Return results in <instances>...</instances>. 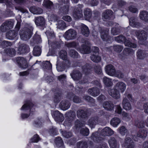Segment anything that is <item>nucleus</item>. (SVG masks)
Wrapping results in <instances>:
<instances>
[{
    "instance_id": "obj_1",
    "label": "nucleus",
    "mask_w": 148,
    "mask_h": 148,
    "mask_svg": "<svg viewBox=\"0 0 148 148\" xmlns=\"http://www.w3.org/2000/svg\"><path fill=\"white\" fill-rule=\"evenodd\" d=\"M33 29L32 26L29 25L21 30L20 35L21 39L26 41L29 39L32 35Z\"/></svg>"
},
{
    "instance_id": "obj_2",
    "label": "nucleus",
    "mask_w": 148,
    "mask_h": 148,
    "mask_svg": "<svg viewBox=\"0 0 148 148\" xmlns=\"http://www.w3.org/2000/svg\"><path fill=\"white\" fill-rule=\"evenodd\" d=\"M81 42L83 43L80 49V51L82 54L89 53L91 52L89 43L86 39L84 38L81 39Z\"/></svg>"
},
{
    "instance_id": "obj_3",
    "label": "nucleus",
    "mask_w": 148,
    "mask_h": 148,
    "mask_svg": "<svg viewBox=\"0 0 148 148\" xmlns=\"http://www.w3.org/2000/svg\"><path fill=\"white\" fill-rule=\"evenodd\" d=\"M56 68L58 71H62L64 70L66 66L69 67L70 62L69 60L60 61L59 59L57 61Z\"/></svg>"
},
{
    "instance_id": "obj_4",
    "label": "nucleus",
    "mask_w": 148,
    "mask_h": 148,
    "mask_svg": "<svg viewBox=\"0 0 148 148\" xmlns=\"http://www.w3.org/2000/svg\"><path fill=\"white\" fill-rule=\"evenodd\" d=\"M99 30L100 33L101 37L104 41H107L110 39V37L109 35V29L99 27Z\"/></svg>"
},
{
    "instance_id": "obj_5",
    "label": "nucleus",
    "mask_w": 148,
    "mask_h": 148,
    "mask_svg": "<svg viewBox=\"0 0 148 148\" xmlns=\"http://www.w3.org/2000/svg\"><path fill=\"white\" fill-rule=\"evenodd\" d=\"M83 5L79 4L75 6L73 12V16L76 19L82 18L83 16L82 10V9Z\"/></svg>"
},
{
    "instance_id": "obj_6",
    "label": "nucleus",
    "mask_w": 148,
    "mask_h": 148,
    "mask_svg": "<svg viewBox=\"0 0 148 148\" xmlns=\"http://www.w3.org/2000/svg\"><path fill=\"white\" fill-rule=\"evenodd\" d=\"M135 34L139 41L144 42L147 37V32L143 30H137L135 32Z\"/></svg>"
},
{
    "instance_id": "obj_7",
    "label": "nucleus",
    "mask_w": 148,
    "mask_h": 148,
    "mask_svg": "<svg viewBox=\"0 0 148 148\" xmlns=\"http://www.w3.org/2000/svg\"><path fill=\"white\" fill-rule=\"evenodd\" d=\"M77 35V33L75 30L69 29L65 33L64 36L66 39L70 40L75 39Z\"/></svg>"
},
{
    "instance_id": "obj_8",
    "label": "nucleus",
    "mask_w": 148,
    "mask_h": 148,
    "mask_svg": "<svg viewBox=\"0 0 148 148\" xmlns=\"http://www.w3.org/2000/svg\"><path fill=\"white\" fill-rule=\"evenodd\" d=\"M52 116L55 121L57 122H62L64 119L63 114L58 110L53 111Z\"/></svg>"
},
{
    "instance_id": "obj_9",
    "label": "nucleus",
    "mask_w": 148,
    "mask_h": 148,
    "mask_svg": "<svg viewBox=\"0 0 148 148\" xmlns=\"http://www.w3.org/2000/svg\"><path fill=\"white\" fill-rule=\"evenodd\" d=\"M67 97L70 100L72 99L73 102L75 103H79L81 102L80 98L75 95L72 92H70L68 93Z\"/></svg>"
},
{
    "instance_id": "obj_10",
    "label": "nucleus",
    "mask_w": 148,
    "mask_h": 148,
    "mask_svg": "<svg viewBox=\"0 0 148 148\" xmlns=\"http://www.w3.org/2000/svg\"><path fill=\"white\" fill-rule=\"evenodd\" d=\"M18 65L20 67L25 69L28 66L27 62L25 59L23 57H18L16 59Z\"/></svg>"
},
{
    "instance_id": "obj_11",
    "label": "nucleus",
    "mask_w": 148,
    "mask_h": 148,
    "mask_svg": "<svg viewBox=\"0 0 148 148\" xmlns=\"http://www.w3.org/2000/svg\"><path fill=\"white\" fill-rule=\"evenodd\" d=\"M77 115L78 118L82 119H86L88 117L87 110L82 109H79L77 110Z\"/></svg>"
},
{
    "instance_id": "obj_12",
    "label": "nucleus",
    "mask_w": 148,
    "mask_h": 148,
    "mask_svg": "<svg viewBox=\"0 0 148 148\" xmlns=\"http://www.w3.org/2000/svg\"><path fill=\"white\" fill-rule=\"evenodd\" d=\"M56 8L57 7L59 8V12L60 13H62L64 14H68L69 11V6L68 4L64 6H61L58 4L56 3Z\"/></svg>"
},
{
    "instance_id": "obj_13",
    "label": "nucleus",
    "mask_w": 148,
    "mask_h": 148,
    "mask_svg": "<svg viewBox=\"0 0 148 148\" xmlns=\"http://www.w3.org/2000/svg\"><path fill=\"white\" fill-rule=\"evenodd\" d=\"M99 118L97 116L91 117L87 122L88 124L91 128L94 127L95 126L99 123Z\"/></svg>"
},
{
    "instance_id": "obj_14",
    "label": "nucleus",
    "mask_w": 148,
    "mask_h": 148,
    "mask_svg": "<svg viewBox=\"0 0 148 148\" xmlns=\"http://www.w3.org/2000/svg\"><path fill=\"white\" fill-rule=\"evenodd\" d=\"M66 114L68 118L67 120L65 121L64 124L70 126L71 125V122L75 117V114L73 112H70Z\"/></svg>"
},
{
    "instance_id": "obj_15",
    "label": "nucleus",
    "mask_w": 148,
    "mask_h": 148,
    "mask_svg": "<svg viewBox=\"0 0 148 148\" xmlns=\"http://www.w3.org/2000/svg\"><path fill=\"white\" fill-rule=\"evenodd\" d=\"M72 78L74 80L78 81L81 79L82 73L78 70H74L71 73Z\"/></svg>"
},
{
    "instance_id": "obj_16",
    "label": "nucleus",
    "mask_w": 148,
    "mask_h": 148,
    "mask_svg": "<svg viewBox=\"0 0 148 148\" xmlns=\"http://www.w3.org/2000/svg\"><path fill=\"white\" fill-rule=\"evenodd\" d=\"M106 73L109 75L113 76L114 75L116 70L112 64L106 65L105 68Z\"/></svg>"
},
{
    "instance_id": "obj_17",
    "label": "nucleus",
    "mask_w": 148,
    "mask_h": 148,
    "mask_svg": "<svg viewBox=\"0 0 148 148\" xmlns=\"http://www.w3.org/2000/svg\"><path fill=\"white\" fill-rule=\"evenodd\" d=\"M113 12L110 10H106L104 11L102 14V17L103 20H110L112 17Z\"/></svg>"
},
{
    "instance_id": "obj_18",
    "label": "nucleus",
    "mask_w": 148,
    "mask_h": 148,
    "mask_svg": "<svg viewBox=\"0 0 148 148\" xmlns=\"http://www.w3.org/2000/svg\"><path fill=\"white\" fill-rule=\"evenodd\" d=\"M114 133V131L110 128L106 127L103 129L101 132L100 134L103 136H111Z\"/></svg>"
},
{
    "instance_id": "obj_19",
    "label": "nucleus",
    "mask_w": 148,
    "mask_h": 148,
    "mask_svg": "<svg viewBox=\"0 0 148 148\" xmlns=\"http://www.w3.org/2000/svg\"><path fill=\"white\" fill-rule=\"evenodd\" d=\"M71 103L68 100H62L59 105L60 108L63 110H65L68 109L70 107Z\"/></svg>"
},
{
    "instance_id": "obj_20",
    "label": "nucleus",
    "mask_w": 148,
    "mask_h": 148,
    "mask_svg": "<svg viewBox=\"0 0 148 148\" xmlns=\"http://www.w3.org/2000/svg\"><path fill=\"white\" fill-rule=\"evenodd\" d=\"M109 94L115 99H118L120 97V94L119 91L114 87L113 89H109L108 91Z\"/></svg>"
},
{
    "instance_id": "obj_21",
    "label": "nucleus",
    "mask_w": 148,
    "mask_h": 148,
    "mask_svg": "<svg viewBox=\"0 0 148 148\" xmlns=\"http://www.w3.org/2000/svg\"><path fill=\"white\" fill-rule=\"evenodd\" d=\"M108 142L110 148H119V145L114 137H111Z\"/></svg>"
},
{
    "instance_id": "obj_22",
    "label": "nucleus",
    "mask_w": 148,
    "mask_h": 148,
    "mask_svg": "<svg viewBox=\"0 0 148 148\" xmlns=\"http://www.w3.org/2000/svg\"><path fill=\"white\" fill-rule=\"evenodd\" d=\"M34 105L31 102L29 101H27L25 102V103L23 106L21 108L22 110H26L29 109L30 110V112L31 113L32 111V110L33 109L32 108Z\"/></svg>"
},
{
    "instance_id": "obj_23",
    "label": "nucleus",
    "mask_w": 148,
    "mask_h": 148,
    "mask_svg": "<svg viewBox=\"0 0 148 148\" xmlns=\"http://www.w3.org/2000/svg\"><path fill=\"white\" fill-rule=\"evenodd\" d=\"M114 87L121 92H123L126 88V85L125 83L122 82H117L114 86Z\"/></svg>"
},
{
    "instance_id": "obj_24",
    "label": "nucleus",
    "mask_w": 148,
    "mask_h": 148,
    "mask_svg": "<svg viewBox=\"0 0 148 148\" xmlns=\"http://www.w3.org/2000/svg\"><path fill=\"white\" fill-rule=\"evenodd\" d=\"M41 42L40 36L38 34L37 32L34 35L32 39L31 40V44L34 45L35 44H38Z\"/></svg>"
},
{
    "instance_id": "obj_25",
    "label": "nucleus",
    "mask_w": 148,
    "mask_h": 148,
    "mask_svg": "<svg viewBox=\"0 0 148 148\" xmlns=\"http://www.w3.org/2000/svg\"><path fill=\"white\" fill-rule=\"evenodd\" d=\"M28 46L26 44H22L21 45L18 49V53L21 54L26 53L28 51Z\"/></svg>"
},
{
    "instance_id": "obj_26",
    "label": "nucleus",
    "mask_w": 148,
    "mask_h": 148,
    "mask_svg": "<svg viewBox=\"0 0 148 148\" xmlns=\"http://www.w3.org/2000/svg\"><path fill=\"white\" fill-rule=\"evenodd\" d=\"M103 107L106 110L111 111L114 108L113 104L110 101H106L103 104Z\"/></svg>"
},
{
    "instance_id": "obj_27",
    "label": "nucleus",
    "mask_w": 148,
    "mask_h": 148,
    "mask_svg": "<svg viewBox=\"0 0 148 148\" xmlns=\"http://www.w3.org/2000/svg\"><path fill=\"white\" fill-rule=\"evenodd\" d=\"M35 22L36 25L42 26L45 23V20L43 17L38 16L35 18Z\"/></svg>"
},
{
    "instance_id": "obj_28",
    "label": "nucleus",
    "mask_w": 148,
    "mask_h": 148,
    "mask_svg": "<svg viewBox=\"0 0 148 148\" xmlns=\"http://www.w3.org/2000/svg\"><path fill=\"white\" fill-rule=\"evenodd\" d=\"M30 11L34 14H42L43 10L42 9L37 6H32L29 8Z\"/></svg>"
},
{
    "instance_id": "obj_29",
    "label": "nucleus",
    "mask_w": 148,
    "mask_h": 148,
    "mask_svg": "<svg viewBox=\"0 0 148 148\" xmlns=\"http://www.w3.org/2000/svg\"><path fill=\"white\" fill-rule=\"evenodd\" d=\"M148 131L145 129H140L137 134V137L142 138H145L147 136Z\"/></svg>"
},
{
    "instance_id": "obj_30",
    "label": "nucleus",
    "mask_w": 148,
    "mask_h": 148,
    "mask_svg": "<svg viewBox=\"0 0 148 148\" xmlns=\"http://www.w3.org/2000/svg\"><path fill=\"white\" fill-rule=\"evenodd\" d=\"M88 93L91 95L96 97L99 94V90L97 87H93L88 89Z\"/></svg>"
},
{
    "instance_id": "obj_31",
    "label": "nucleus",
    "mask_w": 148,
    "mask_h": 148,
    "mask_svg": "<svg viewBox=\"0 0 148 148\" xmlns=\"http://www.w3.org/2000/svg\"><path fill=\"white\" fill-rule=\"evenodd\" d=\"M122 105L123 108L126 110H130L132 109V106L126 97H125L123 99Z\"/></svg>"
},
{
    "instance_id": "obj_32",
    "label": "nucleus",
    "mask_w": 148,
    "mask_h": 148,
    "mask_svg": "<svg viewBox=\"0 0 148 148\" xmlns=\"http://www.w3.org/2000/svg\"><path fill=\"white\" fill-rule=\"evenodd\" d=\"M90 138L91 140L95 142H99L102 139V138L99 136V133L97 132L93 133Z\"/></svg>"
},
{
    "instance_id": "obj_33",
    "label": "nucleus",
    "mask_w": 148,
    "mask_h": 148,
    "mask_svg": "<svg viewBox=\"0 0 148 148\" xmlns=\"http://www.w3.org/2000/svg\"><path fill=\"white\" fill-rule=\"evenodd\" d=\"M17 34V32L14 30H10L6 33V35L8 39L12 40L15 38Z\"/></svg>"
},
{
    "instance_id": "obj_34",
    "label": "nucleus",
    "mask_w": 148,
    "mask_h": 148,
    "mask_svg": "<svg viewBox=\"0 0 148 148\" xmlns=\"http://www.w3.org/2000/svg\"><path fill=\"white\" fill-rule=\"evenodd\" d=\"M92 67L90 65L88 64H86L82 66V69L86 75L90 73Z\"/></svg>"
},
{
    "instance_id": "obj_35",
    "label": "nucleus",
    "mask_w": 148,
    "mask_h": 148,
    "mask_svg": "<svg viewBox=\"0 0 148 148\" xmlns=\"http://www.w3.org/2000/svg\"><path fill=\"white\" fill-rule=\"evenodd\" d=\"M81 32L83 35L86 37H88L90 31L88 27L84 24L82 25Z\"/></svg>"
},
{
    "instance_id": "obj_36",
    "label": "nucleus",
    "mask_w": 148,
    "mask_h": 148,
    "mask_svg": "<svg viewBox=\"0 0 148 148\" xmlns=\"http://www.w3.org/2000/svg\"><path fill=\"white\" fill-rule=\"evenodd\" d=\"M134 125L138 128H143L145 126L144 121L139 119H137L135 120Z\"/></svg>"
},
{
    "instance_id": "obj_37",
    "label": "nucleus",
    "mask_w": 148,
    "mask_h": 148,
    "mask_svg": "<svg viewBox=\"0 0 148 148\" xmlns=\"http://www.w3.org/2000/svg\"><path fill=\"white\" fill-rule=\"evenodd\" d=\"M4 53L7 55L12 57L15 55L16 51L13 48H9L5 49L4 51Z\"/></svg>"
},
{
    "instance_id": "obj_38",
    "label": "nucleus",
    "mask_w": 148,
    "mask_h": 148,
    "mask_svg": "<svg viewBox=\"0 0 148 148\" xmlns=\"http://www.w3.org/2000/svg\"><path fill=\"white\" fill-rule=\"evenodd\" d=\"M140 17L141 19L145 21H148V12L143 11L141 12L140 14Z\"/></svg>"
},
{
    "instance_id": "obj_39",
    "label": "nucleus",
    "mask_w": 148,
    "mask_h": 148,
    "mask_svg": "<svg viewBox=\"0 0 148 148\" xmlns=\"http://www.w3.org/2000/svg\"><path fill=\"white\" fill-rule=\"evenodd\" d=\"M88 144L87 142L84 140L79 141L77 143V148H87Z\"/></svg>"
},
{
    "instance_id": "obj_40",
    "label": "nucleus",
    "mask_w": 148,
    "mask_h": 148,
    "mask_svg": "<svg viewBox=\"0 0 148 148\" xmlns=\"http://www.w3.org/2000/svg\"><path fill=\"white\" fill-rule=\"evenodd\" d=\"M59 55L61 58L64 60L63 61L69 60L67 59V53L65 50H61L59 52Z\"/></svg>"
},
{
    "instance_id": "obj_41",
    "label": "nucleus",
    "mask_w": 148,
    "mask_h": 148,
    "mask_svg": "<svg viewBox=\"0 0 148 148\" xmlns=\"http://www.w3.org/2000/svg\"><path fill=\"white\" fill-rule=\"evenodd\" d=\"M120 119L117 117L112 118L111 120L110 123L111 125L114 127H116L120 123Z\"/></svg>"
},
{
    "instance_id": "obj_42",
    "label": "nucleus",
    "mask_w": 148,
    "mask_h": 148,
    "mask_svg": "<svg viewBox=\"0 0 148 148\" xmlns=\"http://www.w3.org/2000/svg\"><path fill=\"white\" fill-rule=\"evenodd\" d=\"M92 14V11L90 9L86 8L84 10V14L86 19L89 20L91 18Z\"/></svg>"
},
{
    "instance_id": "obj_43",
    "label": "nucleus",
    "mask_w": 148,
    "mask_h": 148,
    "mask_svg": "<svg viewBox=\"0 0 148 148\" xmlns=\"http://www.w3.org/2000/svg\"><path fill=\"white\" fill-rule=\"evenodd\" d=\"M56 26L57 28L61 30L64 29L66 27V23L63 20L58 21Z\"/></svg>"
},
{
    "instance_id": "obj_44",
    "label": "nucleus",
    "mask_w": 148,
    "mask_h": 148,
    "mask_svg": "<svg viewBox=\"0 0 148 148\" xmlns=\"http://www.w3.org/2000/svg\"><path fill=\"white\" fill-rule=\"evenodd\" d=\"M41 52V48L38 46H36L34 48L33 54L34 56H40Z\"/></svg>"
},
{
    "instance_id": "obj_45",
    "label": "nucleus",
    "mask_w": 148,
    "mask_h": 148,
    "mask_svg": "<svg viewBox=\"0 0 148 148\" xmlns=\"http://www.w3.org/2000/svg\"><path fill=\"white\" fill-rule=\"evenodd\" d=\"M55 143L56 146L58 147H61L63 145V142L62 139L60 137H57L55 138Z\"/></svg>"
},
{
    "instance_id": "obj_46",
    "label": "nucleus",
    "mask_w": 148,
    "mask_h": 148,
    "mask_svg": "<svg viewBox=\"0 0 148 148\" xmlns=\"http://www.w3.org/2000/svg\"><path fill=\"white\" fill-rule=\"evenodd\" d=\"M103 81L104 84L108 87L111 86L112 85L111 79L106 77L103 78Z\"/></svg>"
},
{
    "instance_id": "obj_47",
    "label": "nucleus",
    "mask_w": 148,
    "mask_h": 148,
    "mask_svg": "<svg viewBox=\"0 0 148 148\" xmlns=\"http://www.w3.org/2000/svg\"><path fill=\"white\" fill-rule=\"evenodd\" d=\"M90 58L91 60L96 63L99 62L101 60V57L97 55H92L90 56Z\"/></svg>"
},
{
    "instance_id": "obj_48",
    "label": "nucleus",
    "mask_w": 148,
    "mask_h": 148,
    "mask_svg": "<svg viewBox=\"0 0 148 148\" xmlns=\"http://www.w3.org/2000/svg\"><path fill=\"white\" fill-rule=\"evenodd\" d=\"M137 53L138 57L140 59H143L146 56L145 51L141 50H138Z\"/></svg>"
},
{
    "instance_id": "obj_49",
    "label": "nucleus",
    "mask_w": 148,
    "mask_h": 148,
    "mask_svg": "<svg viewBox=\"0 0 148 148\" xmlns=\"http://www.w3.org/2000/svg\"><path fill=\"white\" fill-rule=\"evenodd\" d=\"M52 65L49 61H46L43 63V67L44 69L50 70L52 68Z\"/></svg>"
},
{
    "instance_id": "obj_50",
    "label": "nucleus",
    "mask_w": 148,
    "mask_h": 148,
    "mask_svg": "<svg viewBox=\"0 0 148 148\" xmlns=\"http://www.w3.org/2000/svg\"><path fill=\"white\" fill-rule=\"evenodd\" d=\"M114 39L115 41L119 43L124 42L126 40L125 37L121 35L115 37Z\"/></svg>"
},
{
    "instance_id": "obj_51",
    "label": "nucleus",
    "mask_w": 148,
    "mask_h": 148,
    "mask_svg": "<svg viewBox=\"0 0 148 148\" xmlns=\"http://www.w3.org/2000/svg\"><path fill=\"white\" fill-rule=\"evenodd\" d=\"M69 54L71 57L74 58H77L79 56L78 53L74 49H70L69 52Z\"/></svg>"
},
{
    "instance_id": "obj_52",
    "label": "nucleus",
    "mask_w": 148,
    "mask_h": 148,
    "mask_svg": "<svg viewBox=\"0 0 148 148\" xmlns=\"http://www.w3.org/2000/svg\"><path fill=\"white\" fill-rule=\"evenodd\" d=\"M80 133L84 136H88L89 133V129L86 128H81L80 130Z\"/></svg>"
},
{
    "instance_id": "obj_53",
    "label": "nucleus",
    "mask_w": 148,
    "mask_h": 148,
    "mask_svg": "<svg viewBox=\"0 0 148 148\" xmlns=\"http://www.w3.org/2000/svg\"><path fill=\"white\" fill-rule=\"evenodd\" d=\"M124 42L126 46L132 47L133 48H135L136 47V44L131 42L128 40H127L126 38V40Z\"/></svg>"
},
{
    "instance_id": "obj_54",
    "label": "nucleus",
    "mask_w": 148,
    "mask_h": 148,
    "mask_svg": "<svg viewBox=\"0 0 148 148\" xmlns=\"http://www.w3.org/2000/svg\"><path fill=\"white\" fill-rule=\"evenodd\" d=\"M43 4L48 9H51L53 7V3L49 0H45L43 2Z\"/></svg>"
},
{
    "instance_id": "obj_55",
    "label": "nucleus",
    "mask_w": 148,
    "mask_h": 148,
    "mask_svg": "<svg viewBox=\"0 0 148 148\" xmlns=\"http://www.w3.org/2000/svg\"><path fill=\"white\" fill-rule=\"evenodd\" d=\"M94 71L97 73L100 74L102 72L101 66L98 65H95L94 67Z\"/></svg>"
},
{
    "instance_id": "obj_56",
    "label": "nucleus",
    "mask_w": 148,
    "mask_h": 148,
    "mask_svg": "<svg viewBox=\"0 0 148 148\" xmlns=\"http://www.w3.org/2000/svg\"><path fill=\"white\" fill-rule=\"evenodd\" d=\"M4 24H5V25L9 30L12 29L13 27L14 23L11 21H7L4 22Z\"/></svg>"
},
{
    "instance_id": "obj_57",
    "label": "nucleus",
    "mask_w": 148,
    "mask_h": 148,
    "mask_svg": "<svg viewBox=\"0 0 148 148\" xmlns=\"http://www.w3.org/2000/svg\"><path fill=\"white\" fill-rule=\"evenodd\" d=\"M40 140V138L38 135L36 134L30 140L31 142L32 143H37Z\"/></svg>"
},
{
    "instance_id": "obj_58",
    "label": "nucleus",
    "mask_w": 148,
    "mask_h": 148,
    "mask_svg": "<svg viewBox=\"0 0 148 148\" xmlns=\"http://www.w3.org/2000/svg\"><path fill=\"white\" fill-rule=\"evenodd\" d=\"M83 98L87 101L90 102L93 104L95 103V100L89 96L84 95L83 96Z\"/></svg>"
},
{
    "instance_id": "obj_59",
    "label": "nucleus",
    "mask_w": 148,
    "mask_h": 148,
    "mask_svg": "<svg viewBox=\"0 0 148 148\" xmlns=\"http://www.w3.org/2000/svg\"><path fill=\"white\" fill-rule=\"evenodd\" d=\"M111 33L113 35H117L120 33V29L119 28L112 27L111 30Z\"/></svg>"
},
{
    "instance_id": "obj_60",
    "label": "nucleus",
    "mask_w": 148,
    "mask_h": 148,
    "mask_svg": "<svg viewBox=\"0 0 148 148\" xmlns=\"http://www.w3.org/2000/svg\"><path fill=\"white\" fill-rule=\"evenodd\" d=\"M61 94L60 93H58L55 94L53 99V101L55 103H58L61 99Z\"/></svg>"
},
{
    "instance_id": "obj_61",
    "label": "nucleus",
    "mask_w": 148,
    "mask_h": 148,
    "mask_svg": "<svg viewBox=\"0 0 148 148\" xmlns=\"http://www.w3.org/2000/svg\"><path fill=\"white\" fill-rule=\"evenodd\" d=\"M75 127L77 130L79 129L80 127L84 126V125L79 120H76L75 123Z\"/></svg>"
},
{
    "instance_id": "obj_62",
    "label": "nucleus",
    "mask_w": 148,
    "mask_h": 148,
    "mask_svg": "<svg viewBox=\"0 0 148 148\" xmlns=\"http://www.w3.org/2000/svg\"><path fill=\"white\" fill-rule=\"evenodd\" d=\"M62 135L65 137L66 138H69L71 137L72 135V133L70 132H67L66 131H62Z\"/></svg>"
},
{
    "instance_id": "obj_63",
    "label": "nucleus",
    "mask_w": 148,
    "mask_h": 148,
    "mask_svg": "<svg viewBox=\"0 0 148 148\" xmlns=\"http://www.w3.org/2000/svg\"><path fill=\"white\" fill-rule=\"evenodd\" d=\"M133 52L132 49L129 48H126L124 49L123 52L124 55L127 56Z\"/></svg>"
},
{
    "instance_id": "obj_64",
    "label": "nucleus",
    "mask_w": 148,
    "mask_h": 148,
    "mask_svg": "<svg viewBox=\"0 0 148 148\" xmlns=\"http://www.w3.org/2000/svg\"><path fill=\"white\" fill-rule=\"evenodd\" d=\"M137 21V19L135 17H132L129 19V24L130 26L132 27L134 26V24Z\"/></svg>"
}]
</instances>
